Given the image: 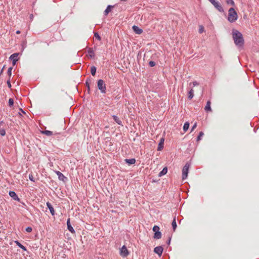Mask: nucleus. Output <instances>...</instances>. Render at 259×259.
<instances>
[{
    "instance_id": "obj_27",
    "label": "nucleus",
    "mask_w": 259,
    "mask_h": 259,
    "mask_svg": "<svg viewBox=\"0 0 259 259\" xmlns=\"http://www.w3.org/2000/svg\"><path fill=\"white\" fill-rule=\"evenodd\" d=\"M225 1L228 5H231L232 6H235V3L233 0H225Z\"/></svg>"
},
{
    "instance_id": "obj_10",
    "label": "nucleus",
    "mask_w": 259,
    "mask_h": 259,
    "mask_svg": "<svg viewBox=\"0 0 259 259\" xmlns=\"http://www.w3.org/2000/svg\"><path fill=\"white\" fill-rule=\"evenodd\" d=\"M132 28L134 31L138 34H141L143 32L142 29L137 26L134 25Z\"/></svg>"
},
{
    "instance_id": "obj_16",
    "label": "nucleus",
    "mask_w": 259,
    "mask_h": 259,
    "mask_svg": "<svg viewBox=\"0 0 259 259\" xmlns=\"http://www.w3.org/2000/svg\"><path fill=\"white\" fill-rule=\"evenodd\" d=\"M125 161L128 164H133L135 163L136 160L135 158H131L129 159H125Z\"/></svg>"
},
{
    "instance_id": "obj_22",
    "label": "nucleus",
    "mask_w": 259,
    "mask_h": 259,
    "mask_svg": "<svg viewBox=\"0 0 259 259\" xmlns=\"http://www.w3.org/2000/svg\"><path fill=\"white\" fill-rule=\"evenodd\" d=\"M161 237V233L159 231L154 233V238L156 239H160Z\"/></svg>"
},
{
    "instance_id": "obj_2",
    "label": "nucleus",
    "mask_w": 259,
    "mask_h": 259,
    "mask_svg": "<svg viewBox=\"0 0 259 259\" xmlns=\"http://www.w3.org/2000/svg\"><path fill=\"white\" fill-rule=\"evenodd\" d=\"M238 15L234 8H231L228 11V20L230 22L233 23L237 20Z\"/></svg>"
},
{
    "instance_id": "obj_25",
    "label": "nucleus",
    "mask_w": 259,
    "mask_h": 259,
    "mask_svg": "<svg viewBox=\"0 0 259 259\" xmlns=\"http://www.w3.org/2000/svg\"><path fill=\"white\" fill-rule=\"evenodd\" d=\"M163 142H164V140L162 139L161 140L159 144V146L158 147V150H161V148H162L163 145Z\"/></svg>"
},
{
    "instance_id": "obj_41",
    "label": "nucleus",
    "mask_w": 259,
    "mask_h": 259,
    "mask_svg": "<svg viewBox=\"0 0 259 259\" xmlns=\"http://www.w3.org/2000/svg\"><path fill=\"white\" fill-rule=\"evenodd\" d=\"M7 84H8V85L9 88H11V82H10V81L9 80H8L7 81Z\"/></svg>"
},
{
    "instance_id": "obj_13",
    "label": "nucleus",
    "mask_w": 259,
    "mask_h": 259,
    "mask_svg": "<svg viewBox=\"0 0 259 259\" xmlns=\"http://www.w3.org/2000/svg\"><path fill=\"white\" fill-rule=\"evenodd\" d=\"M211 102L210 101H208L207 102L206 105L204 108V110L206 112H210L211 111V108L210 107Z\"/></svg>"
},
{
    "instance_id": "obj_21",
    "label": "nucleus",
    "mask_w": 259,
    "mask_h": 259,
    "mask_svg": "<svg viewBox=\"0 0 259 259\" xmlns=\"http://www.w3.org/2000/svg\"><path fill=\"white\" fill-rule=\"evenodd\" d=\"M41 133L46 135L47 136H51L53 135V132L50 131L46 130L44 131H42Z\"/></svg>"
},
{
    "instance_id": "obj_7",
    "label": "nucleus",
    "mask_w": 259,
    "mask_h": 259,
    "mask_svg": "<svg viewBox=\"0 0 259 259\" xmlns=\"http://www.w3.org/2000/svg\"><path fill=\"white\" fill-rule=\"evenodd\" d=\"M19 55L18 53H14L11 55L10 57V59L13 61V65H15L16 64V62L18 61V56Z\"/></svg>"
},
{
    "instance_id": "obj_26",
    "label": "nucleus",
    "mask_w": 259,
    "mask_h": 259,
    "mask_svg": "<svg viewBox=\"0 0 259 259\" xmlns=\"http://www.w3.org/2000/svg\"><path fill=\"white\" fill-rule=\"evenodd\" d=\"M172 228H173V229H174V231H175L176 228H177V223H176V219L174 218L172 222Z\"/></svg>"
},
{
    "instance_id": "obj_42",
    "label": "nucleus",
    "mask_w": 259,
    "mask_h": 259,
    "mask_svg": "<svg viewBox=\"0 0 259 259\" xmlns=\"http://www.w3.org/2000/svg\"><path fill=\"white\" fill-rule=\"evenodd\" d=\"M86 85L88 87V89H90V85H89V83L88 81H86Z\"/></svg>"
},
{
    "instance_id": "obj_24",
    "label": "nucleus",
    "mask_w": 259,
    "mask_h": 259,
    "mask_svg": "<svg viewBox=\"0 0 259 259\" xmlns=\"http://www.w3.org/2000/svg\"><path fill=\"white\" fill-rule=\"evenodd\" d=\"M189 127V123L188 122H186L184 123V126H183V130L185 132H186Z\"/></svg>"
},
{
    "instance_id": "obj_34",
    "label": "nucleus",
    "mask_w": 259,
    "mask_h": 259,
    "mask_svg": "<svg viewBox=\"0 0 259 259\" xmlns=\"http://www.w3.org/2000/svg\"><path fill=\"white\" fill-rule=\"evenodd\" d=\"M89 53L91 57H93L94 55V51L92 49L89 50Z\"/></svg>"
},
{
    "instance_id": "obj_15",
    "label": "nucleus",
    "mask_w": 259,
    "mask_h": 259,
    "mask_svg": "<svg viewBox=\"0 0 259 259\" xmlns=\"http://www.w3.org/2000/svg\"><path fill=\"white\" fill-rule=\"evenodd\" d=\"M167 172V168L166 167H165L163 168V169L159 173L158 176L161 177L164 175H165Z\"/></svg>"
},
{
    "instance_id": "obj_43",
    "label": "nucleus",
    "mask_w": 259,
    "mask_h": 259,
    "mask_svg": "<svg viewBox=\"0 0 259 259\" xmlns=\"http://www.w3.org/2000/svg\"><path fill=\"white\" fill-rule=\"evenodd\" d=\"M20 33H21V32H20V30H17V31H16V33H17V34H20Z\"/></svg>"
},
{
    "instance_id": "obj_28",
    "label": "nucleus",
    "mask_w": 259,
    "mask_h": 259,
    "mask_svg": "<svg viewBox=\"0 0 259 259\" xmlns=\"http://www.w3.org/2000/svg\"><path fill=\"white\" fill-rule=\"evenodd\" d=\"M6 135V131L5 129L1 128H0V135L2 136H4Z\"/></svg>"
},
{
    "instance_id": "obj_40",
    "label": "nucleus",
    "mask_w": 259,
    "mask_h": 259,
    "mask_svg": "<svg viewBox=\"0 0 259 259\" xmlns=\"http://www.w3.org/2000/svg\"><path fill=\"white\" fill-rule=\"evenodd\" d=\"M196 127H197V123H195L193 125V127H192V131H193V130H194Z\"/></svg>"
},
{
    "instance_id": "obj_4",
    "label": "nucleus",
    "mask_w": 259,
    "mask_h": 259,
    "mask_svg": "<svg viewBox=\"0 0 259 259\" xmlns=\"http://www.w3.org/2000/svg\"><path fill=\"white\" fill-rule=\"evenodd\" d=\"M190 167V164L187 163L184 166L182 170V178L184 180L187 178L188 174V171Z\"/></svg>"
},
{
    "instance_id": "obj_9",
    "label": "nucleus",
    "mask_w": 259,
    "mask_h": 259,
    "mask_svg": "<svg viewBox=\"0 0 259 259\" xmlns=\"http://www.w3.org/2000/svg\"><path fill=\"white\" fill-rule=\"evenodd\" d=\"M154 251L155 253L158 254L159 256H161L163 252V248L161 246H157L154 248Z\"/></svg>"
},
{
    "instance_id": "obj_5",
    "label": "nucleus",
    "mask_w": 259,
    "mask_h": 259,
    "mask_svg": "<svg viewBox=\"0 0 259 259\" xmlns=\"http://www.w3.org/2000/svg\"><path fill=\"white\" fill-rule=\"evenodd\" d=\"M213 5V6L220 12H223L224 11L223 8H222L221 5L219 2H216L215 0H208Z\"/></svg>"
},
{
    "instance_id": "obj_32",
    "label": "nucleus",
    "mask_w": 259,
    "mask_h": 259,
    "mask_svg": "<svg viewBox=\"0 0 259 259\" xmlns=\"http://www.w3.org/2000/svg\"><path fill=\"white\" fill-rule=\"evenodd\" d=\"M13 104H14V100H13V99H12V98L9 99V106H12L13 105Z\"/></svg>"
},
{
    "instance_id": "obj_12",
    "label": "nucleus",
    "mask_w": 259,
    "mask_h": 259,
    "mask_svg": "<svg viewBox=\"0 0 259 259\" xmlns=\"http://www.w3.org/2000/svg\"><path fill=\"white\" fill-rule=\"evenodd\" d=\"M57 175L58 176V178L60 180L64 181L65 179H66V177H65L61 172L59 171H55Z\"/></svg>"
},
{
    "instance_id": "obj_11",
    "label": "nucleus",
    "mask_w": 259,
    "mask_h": 259,
    "mask_svg": "<svg viewBox=\"0 0 259 259\" xmlns=\"http://www.w3.org/2000/svg\"><path fill=\"white\" fill-rule=\"evenodd\" d=\"M9 195L13 198V199L15 200L19 201L20 199L18 197L17 195L16 194V193L14 191H10L9 192Z\"/></svg>"
},
{
    "instance_id": "obj_44",
    "label": "nucleus",
    "mask_w": 259,
    "mask_h": 259,
    "mask_svg": "<svg viewBox=\"0 0 259 259\" xmlns=\"http://www.w3.org/2000/svg\"><path fill=\"white\" fill-rule=\"evenodd\" d=\"M121 1H124V2L126 1V0H121Z\"/></svg>"
},
{
    "instance_id": "obj_37",
    "label": "nucleus",
    "mask_w": 259,
    "mask_h": 259,
    "mask_svg": "<svg viewBox=\"0 0 259 259\" xmlns=\"http://www.w3.org/2000/svg\"><path fill=\"white\" fill-rule=\"evenodd\" d=\"M12 67H10L9 69H8V75L10 76L12 74Z\"/></svg>"
},
{
    "instance_id": "obj_8",
    "label": "nucleus",
    "mask_w": 259,
    "mask_h": 259,
    "mask_svg": "<svg viewBox=\"0 0 259 259\" xmlns=\"http://www.w3.org/2000/svg\"><path fill=\"white\" fill-rule=\"evenodd\" d=\"M70 220V219H68L67 221V229L71 233L75 234V231H74L73 228L71 226Z\"/></svg>"
},
{
    "instance_id": "obj_6",
    "label": "nucleus",
    "mask_w": 259,
    "mask_h": 259,
    "mask_svg": "<svg viewBox=\"0 0 259 259\" xmlns=\"http://www.w3.org/2000/svg\"><path fill=\"white\" fill-rule=\"evenodd\" d=\"M119 250L120 255L123 257H126L129 254V251L125 245H123Z\"/></svg>"
},
{
    "instance_id": "obj_39",
    "label": "nucleus",
    "mask_w": 259,
    "mask_h": 259,
    "mask_svg": "<svg viewBox=\"0 0 259 259\" xmlns=\"http://www.w3.org/2000/svg\"><path fill=\"white\" fill-rule=\"evenodd\" d=\"M191 84H192V83H190V85H191ZM192 84H193V86H196V85H198L199 84V83L197 81L193 82Z\"/></svg>"
},
{
    "instance_id": "obj_23",
    "label": "nucleus",
    "mask_w": 259,
    "mask_h": 259,
    "mask_svg": "<svg viewBox=\"0 0 259 259\" xmlns=\"http://www.w3.org/2000/svg\"><path fill=\"white\" fill-rule=\"evenodd\" d=\"M91 74L94 76L96 73V68L95 66H92L91 68Z\"/></svg>"
},
{
    "instance_id": "obj_18",
    "label": "nucleus",
    "mask_w": 259,
    "mask_h": 259,
    "mask_svg": "<svg viewBox=\"0 0 259 259\" xmlns=\"http://www.w3.org/2000/svg\"><path fill=\"white\" fill-rule=\"evenodd\" d=\"M113 118L114 120V121L117 123L119 125H121V120L116 115H113Z\"/></svg>"
},
{
    "instance_id": "obj_35",
    "label": "nucleus",
    "mask_w": 259,
    "mask_h": 259,
    "mask_svg": "<svg viewBox=\"0 0 259 259\" xmlns=\"http://www.w3.org/2000/svg\"><path fill=\"white\" fill-rule=\"evenodd\" d=\"M32 231V229L30 227H28L26 228V231L27 232L30 233Z\"/></svg>"
},
{
    "instance_id": "obj_29",
    "label": "nucleus",
    "mask_w": 259,
    "mask_h": 259,
    "mask_svg": "<svg viewBox=\"0 0 259 259\" xmlns=\"http://www.w3.org/2000/svg\"><path fill=\"white\" fill-rule=\"evenodd\" d=\"M153 231L155 233L159 231V227L157 226H154L153 228Z\"/></svg>"
},
{
    "instance_id": "obj_36",
    "label": "nucleus",
    "mask_w": 259,
    "mask_h": 259,
    "mask_svg": "<svg viewBox=\"0 0 259 259\" xmlns=\"http://www.w3.org/2000/svg\"><path fill=\"white\" fill-rule=\"evenodd\" d=\"M29 178L30 179V181H33V182H34L35 180H34V177H33L32 175V174H29Z\"/></svg>"
},
{
    "instance_id": "obj_3",
    "label": "nucleus",
    "mask_w": 259,
    "mask_h": 259,
    "mask_svg": "<svg viewBox=\"0 0 259 259\" xmlns=\"http://www.w3.org/2000/svg\"><path fill=\"white\" fill-rule=\"evenodd\" d=\"M98 87L102 93H106V85L105 82L102 79H100L98 81Z\"/></svg>"
},
{
    "instance_id": "obj_1",
    "label": "nucleus",
    "mask_w": 259,
    "mask_h": 259,
    "mask_svg": "<svg viewBox=\"0 0 259 259\" xmlns=\"http://www.w3.org/2000/svg\"><path fill=\"white\" fill-rule=\"evenodd\" d=\"M232 35L235 45L239 47L242 46L244 44V39L242 34L237 30H233Z\"/></svg>"
},
{
    "instance_id": "obj_38",
    "label": "nucleus",
    "mask_w": 259,
    "mask_h": 259,
    "mask_svg": "<svg viewBox=\"0 0 259 259\" xmlns=\"http://www.w3.org/2000/svg\"><path fill=\"white\" fill-rule=\"evenodd\" d=\"M149 64L150 67H153L155 65V62L152 61L149 62Z\"/></svg>"
},
{
    "instance_id": "obj_20",
    "label": "nucleus",
    "mask_w": 259,
    "mask_h": 259,
    "mask_svg": "<svg viewBox=\"0 0 259 259\" xmlns=\"http://www.w3.org/2000/svg\"><path fill=\"white\" fill-rule=\"evenodd\" d=\"M194 97V90L191 89L188 93V98L189 99H192Z\"/></svg>"
},
{
    "instance_id": "obj_17",
    "label": "nucleus",
    "mask_w": 259,
    "mask_h": 259,
    "mask_svg": "<svg viewBox=\"0 0 259 259\" xmlns=\"http://www.w3.org/2000/svg\"><path fill=\"white\" fill-rule=\"evenodd\" d=\"M113 7L112 6H110V5H109L106 9L104 11V14L105 15H107L109 12H110L111 11V9L113 8Z\"/></svg>"
},
{
    "instance_id": "obj_19",
    "label": "nucleus",
    "mask_w": 259,
    "mask_h": 259,
    "mask_svg": "<svg viewBox=\"0 0 259 259\" xmlns=\"http://www.w3.org/2000/svg\"><path fill=\"white\" fill-rule=\"evenodd\" d=\"M15 242L17 244V246H18L20 248L22 249L23 250H24V251L26 250V247L24 246H23V245H22L18 241H15Z\"/></svg>"
},
{
    "instance_id": "obj_31",
    "label": "nucleus",
    "mask_w": 259,
    "mask_h": 259,
    "mask_svg": "<svg viewBox=\"0 0 259 259\" xmlns=\"http://www.w3.org/2000/svg\"><path fill=\"white\" fill-rule=\"evenodd\" d=\"M204 31V29L203 26L200 25L199 26V32L200 33H202Z\"/></svg>"
},
{
    "instance_id": "obj_33",
    "label": "nucleus",
    "mask_w": 259,
    "mask_h": 259,
    "mask_svg": "<svg viewBox=\"0 0 259 259\" xmlns=\"http://www.w3.org/2000/svg\"><path fill=\"white\" fill-rule=\"evenodd\" d=\"M94 36L98 40H101V37L100 36V35H99V34L98 33H97V32L95 33Z\"/></svg>"
},
{
    "instance_id": "obj_30",
    "label": "nucleus",
    "mask_w": 259,
    "mask_h": 259,
    "mask_svg": "<svg viewBox=\"0 0 259 259\" xmlns=\"http://www.w3.org/2000/svg\"><path fill=\"white\" fill-rule=\"evenodd\" d=\"M204 134L202 132L199 133V136L197 137V141L201 140V137L203 136Z\"/></svg>"
},
{
    "instance_id": "obj_14",
    "label": "nucleus",
    "mask_w": 259,
    "mask_h": 259,
    "mask_svg": "<svg viewBox=\"0 0 259 259\" xmlns=\"http://www.w3.org/2000/svg\"><path fill=\"white\" fill-rule=\"evenodd\" d=\"M47 207H48V208L49 209L50 211V212L53 215L55 214V210L54 209V208L52 206V205H51V204L48 202L47 203Z\"/></svg>"
}]
</instances>
